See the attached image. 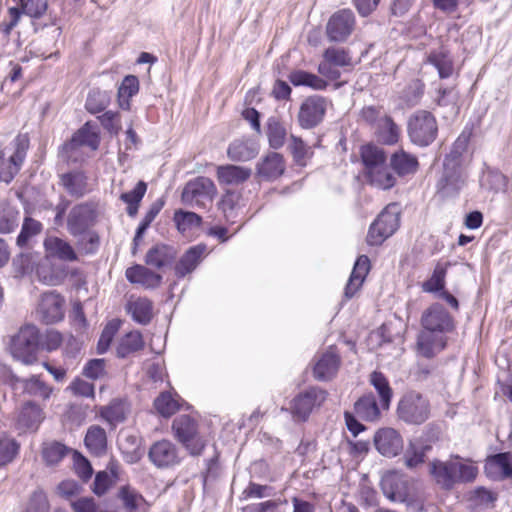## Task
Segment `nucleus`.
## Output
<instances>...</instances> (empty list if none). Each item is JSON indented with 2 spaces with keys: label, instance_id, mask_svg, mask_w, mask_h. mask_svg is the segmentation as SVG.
<instances>
[{
  "label": "nucleus",
  "instance_id": "37",
  "mask_svg": "<svg viewBox=\"0 0 512 512\" xmlns=\"http://www.w3.org/2000/svg\"><path fill=\"white\" fill-rule=\"evenodd\" d=\"M117 495L127 512H139L146 505L144 497L130 485L121 486Z\"/></svg>",
  "mask_w": 512,
  "mask_h": 512
},
{
  "label": "nucleus",
  "instance_id": "62",
  "mask_svg": "<svg viewBox=\"0 0 512 512\" xmlns=\"http://www.w3.org/2000/svg\"><path fill=\"white\" fill-rule=\"evenodd\" d=\"M117 330L118 323L116 322H110L105 326L97 344V352L99 354H103L108 350Z\"/></svg>",
  "mask_w": 512,
  "mask_h": 512
},
{
  "label": "nucleus",
  "instance_id": "30",
  "mask_svg": "<svg viewBox=\"0 0 512 512\" xmlns=\"http://www.w3.org/2000/svg\"><path fill=\"white\" fill-rule=\"evenodd\" d=\"M390 166L398 176L403 177L415 174L419 162L416 156L401 149L391 155Z\"/></svg>",
  "mask_w": 512,
  "mask_h": 512
},
{
  "label": "nucleus",
  "instance_id": "50",
  "mask_svg": "<svg viewBox=\"0 0 512 512\" xmlns=\"http://www.w3.org/2000/svg\"><path fill=\"white\" fill-rule=\"evenodd\" d=\"M19 221V212L6 203L0 204V233H10L17 226Z\"/></svg>",
  "mask_w": 512,
  "mask_h": 512
},
{
  "label": "nucleus",
  "instance_id": "17",
  "mask_svg": "<svg viewBox=\"0 0 512 512\" xmlns=\"http://www.w3.org/2000/svg\"><path fill=\"white\" fill-rule=\"evenodd\" d=\"M37 316L45 324H54L64 318V299L55 292L41 296L37 307Z\"/></svg>",
  "mask_w": 512,
  "mask_h": 512
},
{
  "label": "nucleus",
  "instance_id": "33",
  "mask_svg": "<svg viewBox=\"0 0 512 512\" xmlns=\"http://www.w3.org/2000/svg\"><path fill=\"white\" fill-rule=\"evenodd\" d=\"M61 184L68 194L75 198H80L89 191L87 176L81 171L63 174Z\"/></svg>",
  "mask_w": 512,
  "mask_h": 512
},
{
  "label": "nucleus",
  "instance_id": "7",
  "mask_svg": "<svg viewBox=\"0 0 512 512\" xmlns=\"http://www.w3.org/2000/svg\"><path fill=\"white\" fill-rule=\"evenodd\" d=\"M217 194L214 182L204 176L196 177L188 181L182 191V202L190 207L206 208L213 202Z\"/></svg>",
  "mask_w": 512,
  "mask_h": 512
},
{
  "label": "nucleus",
  "instance_id": "16",
  "mask_svg": "<svg viewBox=\"0 0 512 512\" xmlns=\"http://www.w3.org/2000/svg\"><path fill=\"white\" fill-rule=\"evenodd\" d=\"M383 494L393 502H406L410 497L406 476L397 471L385 473L381 479Z\"/></svg>",
  "mask_w": 512,
  "mask_h": 512
},
{
  "label": "nucleus",
  "instance_id": "10",
  "mask_svg": "<svg viewBox=\"0 0 512 512\" xmlns=\"http://www.w3.org/2000/svg\"><path fill=\"white\" fill-rule=\"evenodd\" d=\"M97 218L95 207L90 203L75 205L67 216V230L73 237H78L90 231Z\"/></svg>",
  "mask_w": 512,
  "mask_h": 512
},
{
  "label": "nucleus",
  "instance_id": "5",
  "mask_svg": "<svg viewBox=\"0 0 512 512\" xmlns=\"http://www.w3.org/2000/svg\"><path fill=\"white\" fill-rule=\"evenodd\" d=\"M397 416L407 424L421 425L430 416V402L421 393L408 391L398 402Z\"/></svg>",
  "mask_w": 512,
  "mask_h": 512
},
{
  "label": "nucleus",
  "instance_id": "61",
  "mask_svg": "<svg viewBox=\"0 0 512 512\" xmlns=\"http://www.w3.org/2000/svg\"><path fill=\"white\" fill-rule=\"evenodd\" d=\"M446 270L443 266L437 265L430 279L425 281L422 288L425 292H437L444 288Z\"/></svg>",
  "mask_w": 512,
  "mask_h": 512
},
{
  "label": "nucleus",
  "instance_id": "6",
  "mask_svg": "<svg viewBox=\"0 0 512 512\" xmlns=\"http://www.w3.org/2000/svg\"><path fill=\"white\" fill-rule=\"evenodd\" d=\"M407 130L412 143L426 147L436 139L438 125L432 113L426 110H419L410 116Z\"/></svg>",
  "mask_w": 512,
  "mask_h": 512
},
{
  "label": "nucleus",
  "instance_id": "47",
  "mask_svg": "<svg viewBox=\"0 0 512 512\" xmlns=\"http://www.w3.org/2000/svg\"><path fill=\"white\" fill-rule=\"evenodd\" d=\"M146 190H147L146 183L143 181H139L136 184V186L133 188V190L122 193L120 195V199L128 205L127 206V214L130 217L136 216V214L138 212L139 204H140L142 198L144 197Z\"/></svg>",
  "mask_w": 512,
  "mask_h": 512
},
{
  "label": "nucleus",
  "instance_id": "35",
  "mask_svg": "<svg viewBox=\"0 0 512 512\" xmlns=\"http://www.w3.org/2000/svg\"><path fill=\"white\" fill-rule=\"evenodd\" d=\"M488 475H496L502 478L512 476V461L509 453H499L489 457L485 464Z\"/></svg>",
  "mask_w": 512,
  "mask_h": 512
},
{
  "label": "nucleus",
  "instance_id": "46",
  "mask_svg": "<svg viewBox=\"0 0 512 512\" xmlns=\"http://www.w3.org/2000/svg\"><path fill=\"white\" fill-rule=\"evenodd\" d=\"M375 130L379 139L385 144L392 145L398 141L400 129L388 115H383Z\"/></svg>",
  "mask_w": 512,
  "mask_h": 512
},
{
  "label": "nucleus",
  "instance_id": "24",
  "mask_svg": "<svg viewBox=\"0 0 512 512\" xmlns=\"http://www.w3.org/2000/svg\"><path fill=\"white\" fill-rule=\"evenodd\" d=\"M125 276L133 284H139L147 289L157 288L162 282V276L153 272L143 265H134L129 267Z\"/></svg>",
  "mask_w": 512,
  "mask_h": 512
},
{
  "label": "nucleus",
  "instance_id": "58",
  "mask_svg": "<svg viewBox=\"0 0 512 512\" xmlns=\"http://www.w3.org/2000/svg\"><path fill=\"white\" fill-rule=\"evenodd\" d=\"M67 452L68 449L63 444L51 442L43 446L42 456L48 465H55L64 458Z\"/></svg>",
  "mask_w": 512,
  "mask_h": 512
},
{
  "label": "nucleus",
  "instance_id": "14",
  "mask_svg": "<svg viewBox=\"0 0 512 512\" xmlns=\"http://www.w3.org/2000/svg\"><path fill=\"white\" fill-rule=\"evenodd\" d=\"M355 17L351 10L342 9L335 12L326 26L327 37L332 42H344L352 34Z\"/></svg>",
  "mask_w": 512,
  "mask_h": 512
},
{
  "label": "nucleus",
  "instance_id": "31",
  "mask_svg": "<svg viewBox=\"0 0 512 512\" xmlns=\"http://www.w3.org/2000/svg\"><path fill=\"white\" fill-rule=\"evenodd\" d=\"M258 154L257 144L250 139H237L229 144L227 155L232 161H249Z\"/></svg>",
  "mask_w": 512,
  "mask_h": 512
},
{
  "label": "nucleus",
  "instance_id": "49",
  "mask_svg": "<svg viewBox=\"0 0 512 512\" xmlns=\"http://www.w3.org/2000/svg\"><path fill=\"white\" fill-rule=\"evenodd\" d=\"M361 157L365 165L366 174L373 170V168L382 166L386 161L382 149L372 145H367L362 148Z\"/></svg>",
  "mask_w": 512,
  "mask_h": 512
},
{
  "label": "nucleus",
  "instance_id": "26",
  "mask_svg": "<svg viewBox=\"0 0 512 512\" xmlns=\"http://www.w3.org/2000/svg\"><path fill=\"white\" fill-rule=\"evenodd\" d=\"M205 252L206 245L204 244L190 247L176 264L175 274L178 277H185L187 274L193 272L201 262Z\"/></svg>",
  "mask_w": 512,
  "mask_h": 512
},
{
  "label": "nucleus",
  "instance_id": "64",
  "mask_svg": "<svg viewBox=\"0 0 512 512\" xmlns=\"http://www.w3.org/2000/svg\"><path fill=\"white\" fill-rule=\"evenodd\" d=\"M49 503L43 491H35L27 505L25 512H48Z\"/></svg>",
  "mask_w": 512,
  "mask_h": 512
},
{
  "label": "nucleus",
  "instance_id": "12",
  "mask_svg": "<svg viewBox=\"0 0 512 512\" xmlns=\"http://www.w3.org/2000/svg\"><path fill=\"white\" fill-rule=\"evenodd\" d=\"M327 392L312 387L297 395L291 405V413L296 421H306L315 407H319L326 400Z\"/></svg>",
  "mask_w": 512,
  "mask_h": 512
},
{
  "label": "nucleus",
  "instance_id": "29",
  "mask_svg": "<svg viewBox=\"0 0 512 512\" xmlns=\"http://www.w3.org/2000/svg\"><path fill=\"white\" fill-rule=\"evenodd\" d=\"M252 174V170L247 167L237 165H222L217 168V178L221 184L240 185L247 181Z\"/></svg>",
  "mask_w": 512,
  "mask_h": 512
},
{
  "label": "nucleus",
  "instance_id": "32",
  "mask_svg": "<svg viewBox=\"0 0 512 512\" xmlns=\"http://www.w3.org/2000/svg\"><path fill=\"white\" fill-rule=\"evenodd\" d=\"M431 446L424 444L420 440L409 441L404 454V465L410 469L415 470L425 463L426 454L430 451Z\"/></svg>",
  "mask_w": 512,
  "mask_h": 512
},
{
  "label": "nucleus",
  "instance_id": "11",
  "mask_svg": "<svg viewBox=\"0 0 512 512\" xmlns=\"http://www.w3.org/2000/svg\"><path fill=\"white\" fill-rule=\"evenodd\" d=\"M150 462L158 469H170L181 463L178 447L167 439L154 442L148 451Z\"/></svg>",
  "mask_w": 512,
  "mask_h": 512
},
{
  "label": "nucleus",
  "instance_id": "25",
  "mask_svg": "<svg viewBox=\"0 0 512 512\" xmlns=\"http://www.w3.org/2000/svg\"><path fill=\"white\" fill-rule=\"evenodd\" d=\"M370 269V261L366 255L357 258L350 278L345 286L344 295L347 299L352 298L362 286Z\"/></svg>",
  "mask_w": 512,
  "mask_h": 512
},
{
  "label": "nucleus",
  "instance_id": "45",
  "mask_svg": "<svg viewBox=\"0 0 512 512\" xmlns=\"http://www.w3.org/2000/svg\"><path fill=\"white\" fill-rule=\"evenodd\" d=\"M289 81L294 86H307L315 90H324L328 86V83L319 76L303 70L291 72Z\"/></svg>",
  "mask_w": 512,
  "mask_h": 512
},
{
  "label": "nucleus",
  "instance_id": "23",
  "mask_svg": "<svg viewBox=\"0 0 512 512\" xmlns=\"http://www.w3.org/2000/svg\"><path fill=\"white\" fill-rule=\"evenodd\" d=\"M44 419L42 409L34 402L25 403L17 418L16 426L20 431H36Z\"/></svg>",
  "mask_w": 512,
  "mask_h": 512
},
{
  "label": "nucleus",
  "instance_id": "38",
  "mask_svg": "<svg viewBox=\"0 0 512 512\" xmlns=\"http://www.w3.org/2000/svg\"><path fill=\"white\" fill-rule=\"evenodd\" d=\"M369 383L379 395L381 408L383 410L389 409L393 391L385 375L381 372L373 371L369 376Z\"/></svg>",
  "mask_w": 512,
  "mask_h": 512
},
{
  "label": "nucleus",
  "instance_id": "27",
  "mask_svg": "<svg viewBox=\"0 0 512 512\" xmlns=\"http://www.w3.org/2000/svg\"><path fill=\"white\" fill-rule=\"evenodd\" d=\"M285 171L283 156L276 152L267 154L258 164L257 173L267 180H275Z\"/></svg>",
  "mask_w": 512,
  "mask_h": 512
},
{
  "label": "nucleus",
  "instance_id": "8",
  "mask_svg": "<svg viewBox=\"0 0 512 512\" xmlns=\"http://www.w3.org/2000/svg\"><path fill=\"white\" fill-rule=\"evenodd\" d=\"M399 221L398 205L395 203L389 204L371 224L367 235V243L372 246L383 243L398 229Z\"/></svg>",
  "mask_w": 512,
  "mask_h": 512
},
{
  "label": "nucleus",
  "instance_id": "36",
  "mask_svg": "<svg viewBox=\"0 0 512 512\" xmlns=\"http://www.w3.org/2000/svg\"><path fill=\"white\" fill-rule=\"evenodd\" d=\"M381 409V405L377 403L373 394L364 395L354 404L355 413L364 421L378 420Z\"/></svg>",
  "mask_w": 512,
  "mask_h": 512
},
{
  "label": "nucleus",
  "instance_id": "19",
  "mask_svg": "<svg viewBox=\"0 0 512 512\" xmlns=\"http://www.w3.org/2000/svg\"><path fill=\"white\" fill-rule=\"evenodd\" d=\"M10 382L14 390L22 389L23 392L29 396L37 397L42 400L49 399L53 391L38 375H33L29 378H20L16 375H12Z\"/></svg>",
  "mask_w": 512,
  "mask_h": 512
},
{
  "label": "nucleus",
  "instance_id": "13",
  "mask_svg": "<svg viewBox=\"0 0 512 512\" xmlns=\"http://www.w3.org/2000/svg\"><path fill=\"white\" fill-rule=\"evenodd\" d=\"M328 101L326 98L315 95L306 98L298 112V122L302 128L311 129L318 126L324 119Z\"/></svg>",
  "mask_w": 512,
  "mask_h": 512
},
{
  "label": "nucleus",
  "instance_id": "1",
  "mask_svg": "<svg viewBox=\"0 0 512 512\" xmlns=\"http://www.w3.org/2000/svg\"><path fill=\"white\" fill-rule=\"evenodd\" d=\"M421 325L423 330L418 335V350L424 357L430 358L444 349V334L454 329V320L442 304L434 303L423 312Z\"/></svg>",
  "mask_w": 512,
  "mask_h": 512
},
{
  "label": "nucleus",
  "instance_id": "56",
  "mask_svg": "<svg viewBox=\"0 0 512 512\" xmlns=\"http://www.w3.org/2000/svg\"><path fill=\"white\" fill-rule=\"evenodd\" d=\"M286 135V129L280 122L275 119H269L267 136L272 148H281L285 143Z\"/></svg>",
  "mask_w": 512,
  "mask_h": 512
},
{
  "label": "nucleus",
  "instance_id": "44",
  "mask_svg": "<svg viewBox=\"0 0 512 512\" xmlns=\"http://www.w3.org/2000/svg\"><path fill=\"white\" fill-rule=\"evenodd\" d=\"M428 61L438 71L440 78H448L453 73V61L444 48H439L431 52L428 56Z\"/></svg>",
  "mask_w": 512,
  "mask_h": 512
},
{
  "label": "nucleus",
  "instance_id": "39",
  "mask_svg": "<svg viewBox=\"0 0 512 512\" xmlns=\"http://www.w3.org/2000/svg\"><path fill=\"white\" fill-rule=\"evenodd\" d=\"M366 177L370 185L381 190L391 189L395 186L397 181L394 174L385 164L377 168H373V170L366 174Z\"/></svg>",
  "mask_w": 512,
  "mask_h": 512
},
{
  "label": "nucleus",
  "instance_id": "9",
  "mask_svg": "<svg viewBox=\"0 0 512 512\" xmlns=\"http://www.w3.org/2000/svg\"><path fill=\"white\" fill-rule=\"evenodd\" d=\"M468 173L466 164L460 162L443 163V173L438 181V191L444 197H453L465 187Z\"/></svg>",
  "mask_w": 512,
  "mask_h": 512
},
{
  "label": "nucleus",
  "instance_id": "43",
  "mask_svg": "<svg viewBox=\"0 0 512 512\" xmlns=\"http://www.w3.org/2000/svg\"><path fill=\"white\" fill-rule=\"evenodd\" d=\"M144 345L142 334L139 331H131L121 338L117 346V356L125 358L134 352L142 350Z\"/></svg>",
  "mask_w": 512,
  "mask_h": 512
},
{
  "label": "nucleus",
  "instance_id": "59",
  "mask_svg": "<svg viewBox=\"0 0 512 512\" xmlns=\"http://www.w3.org/2000/svg\"><path fill=\"white\" fill-rule=\"evenodd\" d=\"M323 58L336 67L352 65V58L344 48L329 47L324 51Z\"/></svg>",
  "mask_w": 512,
  "mask_h": 512
},
{
  "label": "nucleus",
  "instance_id": "53",
  "mask_svg": "<svg viewBox=\"0 0 512 512\" xmlns=\"http://www.w3.org/2000/svg\"><path fill=\"white\" fill-rule=\"evenodd\" d=\"M42 228L43 226L39 221L30 217H25L20 234L16 239L17 245L20 247L25 246L30 238L39 234L42 231Z\"/></svg>",
  "mask_w": 512,
  "mask_h": 512
},
{
  "label": "nucleus",
  "instance_id": "54",
  "mask_svg": "<svg viewBox=\"0 0 512 512\" xmlns=\"http://www.w3.org/2000/svg\"><path fill=\"white\" fill-rule=\"evenodd\" d=\"M470 139V134L462 132L459 137L454 142L449 154L446 155L444 161L445 162H460V164H465V160L463 154L466 152L468 143Z\"/></svg>",
  "mask_w": 512,
  "mask_h": 512
},
{
  "label": "nucleus",
  "instance_id": "22",
  "mask_svg": "<svg viewBox=\"0 0 512 512\" xmlns=\"http://www.w3.org/2000/svg\"><path fill=\"white\" fill-rule=\"evenodd\" d=\"M339 366L340 357L330 348L316 361L313 369L314 377L319 381L330 380L336 375Z\"/></svg>",
  "mask_w": 512,
  "mask_h": 512
},
{
  "label": "nucleus",
  "instance_id": "15",
  "mask_svg": "<svg viewBox=\"0 0 512 512\" xmlns=\"http://www.w3.org/2000/svg\"><path fill=\"white\" fill-rule=\"evenodd\" d=\"M18 7H11L8 10V22H4V32L9 34L18 24L21 14L30 18H41L48 9V0H18Z\"/></svg>",
  "mask_w": 512,
  "mask_h": 512
},
{
  "label": "nucleus",
  "instance_id": "21",
  "mask_svg": "<svg viewBox=\"0 0 512 512\" xmlns=\"http://www.w3.org/2000/svg\"><path fill=\"white\" fill-rule=\"evenodd\" d=\"M99 136L96 132L92 131L89 124L86 123L77 132H75L71 140L63 145V151L66 157L70 160L73 153L82 146H87L92 150H96L99 146Z\"/></svg>",
  "mask_w": 512,
  "mask_h": 512
},
{
  "label": "nucleus",
  "instance_id": "52",
  "mask_svg": "<svg viewBox=\"0 0 512 512\" xmlns=\"http://www.w3.org/2000/svg\"><path fill=\"white\" fill-rule=\"evenodd\" d=\"M19 451V444L5 433L0 435V466L10 463Z\"/></svg>",
  "mask_w": 512,
  "mask_h": 512
},
{
  "label": "nucleus",
  "instance_id": "41",
  "mask_svg": "<svg viewBox=\"0 0 512 512\" xmlns=\"http://www.w3.org/2000/svg\"><path fill=\"white\" fill-rule=\"evenodd\" d=\"M172 429L175 433V437L182 444L189 441L191 437L195 436L197 432V424L188 415H180L174 419Z\"/></svg>",
  "mask_w": 512,
  "mask_h": 512
},
{
  "label": "nucleus",
  "instance_id": "60",
  "mask_svg": "<svg viewBox=\"0 0 512 512\" xmlns=\"http://www.w3.org/2000/svg\"><path fill=\"white\" fill-rule=\"evenodd\" d=\"M160 210H161V207L154 204L151 206L149 211L145 214L144 218L142 219V221L140 222V224L136 230V234L133 239V245H134L133 253H135L140 241L142 240L144 233L149 228L150 224L154 221V219L156 218V216L158 215Z\"/></svg>",
  "mask_w": 512,
  "mask_h": 512
},
{
  "label": "nucleus",
  "instance_id": "4",
  "mask_svg": "<svg viewBox=\"0 0 512 512\" xmlns=\"http://www.w3.org/2000/svg\"><path fill=\"white\" fill-rule=\"evenodd\" d=\"M39 343V329L35 325L26 324L11 338L10 353L23 364L32 365L37 361Z\"/></svg>",
  "mask_w": 512,
  "mask_h": 512
},
{
  "label": "nucleus",
  "instance_id": "3",
  "mask_svg": "<svg viewBox=\"0 0 512 512\" xmlns=\"http://www.w3.org/2000/svg\"><path fill=\"white\" fill-rule=\"evenodd\" d=\"M29 148L27 135H18L8 146L0 145V182L9 184L20 171Z\"/></svg>",
  "mask_w": 512,
  "mask_h": 512
},
{
  "label": "nucleus",
  "instance_id": "63",
  "mask_svg": "<svg viewBox=\"0 0 512 512\" xmlns=\"http://www.w3.org/2000/svg\"><path fill=\"white\" fill-rule=\"evenodd\" d=\"M73 461L77 475L84 481L89 480L93 474V469L89 461L76 451L73 452Z\"/></svg>",
  "mask_w": 512,
  "mask_h": 512
},
{
  "label": "nucleus",
  "instance_id": "20",
  "mask_svg": "<svg viewBox=\"0 0 512 512\" xmlns=\"http://www.w3.org/2000/svg\"><path fill=\"white\" fill-rule=\"evenodd\" d=\"M44 248L49 258L58 259L63 262L79 261L76 249L65 239L48 236L44 240Z\"/></svg>",
  "mask_w": 512,
  "mask_h": 512
},
{
  "label": "nucleus",
  "instance_id": "57",
  "mask_svg": "<svg viewBox=\"0 0 512 512\" xmlns=\"http://www.w3.org/2000/svg\"><path fill=\"white\" fill-rule=\"evenodd\" d=\"M154 407L163 417H170L179 409V404L170 393H161L154 401Z\"/></svg>",
  "mask_w": 512,
  "mask_h": 512
},
{
  "label": "nucleus",
  "instance_id": "34",
  "mask_svg": "<svg viewBox=\"0 0 512 512\" xmlns=\"http://www.w3.org/2000/svg\"><path fill=\"white\" fill-rule=\"evenodd\" d=\"M153 304L147 298H131L126 305L127 313L131 315L132 319L141 324L147 325L152 319Z\"/></svg>",
  "mask_w": 512,
  "mask_h": 512
},
{
  "label": "nucleus",
  "instance_id": "42",
  "mask_svg": "<svg viewBox=\"0 0 512 512\" xmlns=\"http://www.w3.org/2000/svg\"><path fill=\"white\" fill-rule=\"evenodd\" d=\"M127 411L124 401L114 399L108 405L100 408V416L110 425L114 426L125 420Z\"/></svg>",
  "mask_w": 512,
  "mask_h": 512
},
{
  "label": "nucleus",
  "instance_id": "28",
  "mask_svg": "<svg viewBox=\"0 0 512 512\" xmlns=\"http://www.w3.org/2000/svg\"><path fill=\"white\" fill-rule=\"evenodd\" d=\"M177 251L173 246L156 244L150 248L145 256L147 265L161 269L170 265L176 258Z\"/></svg>",
  "mask_w": 512,
  "mask_h": 512
},
{
  "label": "nucleus",
  "instance_id": "18",
  "mask_svg": "<svg viewBox=\"0 0 512 512\" xmlns=\"http://www.w3.org/2000/svg\"><path fill=\"white\" fill-rule=\"evenodd\" d=\"M376 450L384 457L392 458L403 450V438L400 433L390 427L379 429L374 435Z\"/></svg>",
  "mask_w": 512,
  "mask_h": 512
},
{
  "label": "nucleus",
  "instance_id": "40",
  "mask_svg": "<svg viewBox=\"0 0 512 512\" xmlns=\"http://www.w3.org/2000/svg\"><path fill=\"white\" fill-rule=\"evenodd\" d=\"M84 442L91 453L97 456L102 455L106 451L107 447V436L105 430L98 425L89 427Z\"/></svg>",
  "mask_w": 512,
  "mask_h": 512
},
{
  "label": "nucleus",
  "instance_id": "51",
  "mask_svg": "<svg viewBox=\"0 0 512 512\" xmlns=\"http://www.w3.org/2000/svg\"><path fill=\"white\" fill-rule=\"evenodd\" d=\"M78 255H94L100 246V237L95 231H88L78 236L76 242Z\"/></svg>",
  "mask_w": 512,
  "mask_h": 512
},
{
  "label": "nucleus",
  "instance_id": "48",
  "mask_svg": "<svg viewBox=\"0 0 512 512\" xmlns=\"http://www.w3.org/2000/svg\"><path fill=\"white\" fill-rule=\"evenodd\" d=\"M139 90V81L138 78L134 75L126 76L119 89H118V101L119 105L123 109H129L130 103L129 100L132 96H134Z\"/></svg>",
  "mask_w": 512,
  "mask_h": 512
},
{
  "label": "nucleus",
  "instance_id": "2",
  "mask_svg": "<svg viewBox=\"0 0 512 512\" xmlns=\"http://www.w3.org/2000/svg\"><path fill=\"white\" fill-rule=\"evenodd\" d=\"M428 467L435 483L445 490H451L457 483L473 482L478 475L477 466L458 455L446 461L434 459Z\"/></svg>",
  "mask_w": 512,
  "mask_h": 512
},
{
  "label": "nucleus",
  "instance_id": "55",
  "mask_svg": "<svg viewBox=\"0 0 512 512\" xmlns=\"http://www.w3.org/2000/svg\"><path fill=\"white\" fill-rule=\"evenodd\" d=\"M173 219L178 230L181 232L199 227L202 221L201 217L196 213L183 210L176 211Z\"/></svg>",
  "mask_w": 512,
  "mask_h": 512
}]
</instances>
